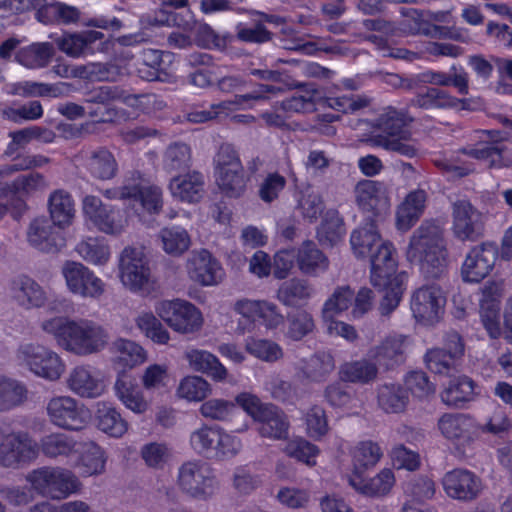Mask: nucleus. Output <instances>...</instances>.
Returning <instances> with one entry per match:
<instances>
[{
	"instance_id": "nucleus-1",
	"label": "nucleus",
	"mask_w": 512,
	"mask_h": 512,
	"mask_svg": "<svg viewBox=\"0 0 512 512\" xmlns=\"http://www.w3.org/2000/svg\"><path fill=\"white\" fill-rule=\"evenodd\" d=\"M40 327L45 333L52 335L62 349L80 357L103 351L109 342L107 330L86 318L56 316L43 320Z\"/></svg>"
},
{
	"instance_id": "nucleus-2",
	"label": "nucleus",
	"mask_w": 512,
	"mask_h": 512,
	"mask_svg": "<svg viewBox=\"0 0 512 512\" xmlns=\"http://www.w3.org/2000/svg\"><path fill=\"white\" fill-rule=\"evenodd\" d=\"M407 260L419 265L426 278H440L448 267V250L443 228L434 221H424L411 235Z\"/></svg>"
},
{
	"instance_id": "nucleus-3",
	"label": "nucleus",
	"mask_w": 512,
	"mask_h": 512,
	"mask_svg": "<svg viewBox=\"0 0 512 512\" xmlns=\"http://www.w3.org/2000/svg\"><path fill=\"white\" fill-rule=\"evenodd\" d=\"M410 121L403 111L393 107L384 108L374 123V127L380 133L371 135L370 143L405 157H415L419 151L417 143L412 140L410 133L404 130Z\"/></svg>"
},
{
	"instance_id": "nucleus-4",
	"label": "nucleus",
	"mask_w": 512,
	"mask_h": 512,
	"mask_svg": "<svg viewBox=\"0 0 512 512\" xmlns=\"http://www.w3.org/2000/svg\"><path fill=\"white\" fill-rule=\"evenodd\" d=\"M191 449L207 459L227 460L242 449L241 440L218 425L203 424L191 432Z\"/></svg>"
},
{
	"instance_id": "nucleus-5",
	"label": "nucleus",
	"mask_w": 512,
	"mask_h": 512,
	"mask_svg": "<svg viewBox=\"0 0 512 512\" xmlns=\"http://www.w3.org/2000/svg\"><path fill=\"white\" fill-rule=\"evenodd\" d=\"M39 456V444L24 430L0 425V466L19 469L30 465Z\"/></svg>"
},
{
	"instance_id": "nucleus-6",
	"label": "nucleus",
	"mask_w": 512,
	"mask_h": 512,
	"mask_svg": "<svg viewBox=\"0 0 512 512\" xmlns=\"http://www.w3.org/2000/svg\"><path fill=\"white\" fill-rule=\"evenodd\" d=\"M176 485L183 494L198 501L211 499L219 489L213 469L201 460L182 463L177 470Z\"/></svg>"
},
{
	"instance_id": "nucleus-7",
	"label": "nucleus",
	"mask_w": 512,
	"mask_h": 512,
	"mask_svg": "<svg viewBox=\"0 0 512 512\" xmlns=\"http://www.w3.org/2000/svg\"><path fill=\"white\" fill-rule=\"evenodd\" d=\"M25 479L34 492L52 500H63L79 487L73 472L62 467H40L30 471Z\"/></svg>"
},
{
	"instance_id": "nucleus-8",
	"label": "nucleus",
	"mask_w": 512,
	"mask_h": 512,
	"mask_svg": "<svg viewBox=\"0 0 512 512\" xmlns=\"http://www.w3.org/2000/svg\"><path fill=\"white\" fill-rule=\"evenodd\" d=\"M214 176L219 189L228 197L238 198L246 190L247 178L235 148L222 144L213 158Z\"/></svg>"
},
{
	"instance_id": "nucleus-9",
	"label": "nucleus",
	"mask_w": 512,
	"mask_h": 512,
	"mask_svg": "<svg viewBox=\"0 0 512 512\" xmlns=\"http://www.w3.org/2000/svg\"><path fill=\"white\" fill-rule=\"evenodd\" d=\"M119 276L122 284L133 292L147 295L155 289L148 260L141 248L123 249L119 258Z\"/></svg>"
},
{
	"instance_id": "nucleus-10",
	"label": "nucleus",
	"mask_w": 512,
	"mask_h": 512,
	"mask_svg": "<svg viewBox=\"0 0 512 512\" xmlns=\"http://www.w3.org/2000/svg\"><path fill=\"white\" fill-rule=\"evenodd\" d=\"M16 359L20 366L50 381L58 380L65 370V364L56 352L36 343L20 345Z\"/></svg>"
},
{
	"instance_id": "nucleus-11",
	"label": "nucleus",
	"mask_w": 512,
	"mask_h": 512,
	"mask_svg": "<svg viewBox=\"0 0 512 512\" xmlns=\"http://www.w3.org/2000/svg\"><path fill=\"white\" fill-rule=\"evenodd\" d=\"M157 315L174 331L191 334L203 325L201 311L192 303L181 300H163L155 306Z\"/></svg>"
},
{
	"instance_id": "nucleus-12",
	"label": "nucleus",
	"mask_w": 512,
	"mask_h": 512,
	"mask_svg": "<svg viewBox=\"0 0 512 512\" xmlns=\"http://www.w3.org/2000/svg\"><path fill=\"white\" fill-rule=\"evenodd\" d=\"M61 274L69 292L85 299H98L105 292V283L87 266L76 261H66Z\"/></svg>"
},
{
	"instance_id": "nucleus-13",
	"label": "nucleus",
	"mask_w": 512,
	"mask_h": 512,
	"mask_svg": "<svg viewBox=\"0 0 512 512\" xmlns=\"http://www.w3.org/2000/svg\"><path fill=\"white\" fill-rule=\"evenodd\" d=\"M445 303L446 298L438 285H423L413 291L410 309L417 322L433 325L440 320Z\"/></svg>"
},
{
	"instance_id": "nucleus-14",
	"label": "nucleus",
	"mask_w": 512,
	"mask_h": 512,
	"mask_svg": "<svg viewBox=\"0 0 512 512\" xmlns=\"http://www.w3.org/2000/svg\"><path fill=\"white\" fill-rule=\"evenodd\" d=\"M83 212L99 231L108 235H120L128 225L123 211L103 204L93 195L83 199Z\"/></svg>"
},
{
	"instance_id": "nucleus-15",
	"label": "nucleus",
	"mask_w": 512,
	"mask_h": 512,
	"mask_svg": "<svg viewBox=\"0 0 512 512\" xmlns=\"http://www.w3.org/2000/svg\"><path fill=\"white\" fill-rule=\"evenodd\" d=\"M498 254V247L492 242H484L471 248L461 267L462 279L468 283L483 280L494 268Z\"/></svg>"
},
{
	"instance_id": "nucleus-16",
	"label": "nucleus",
	"mask_w": 512,
	"mask_h": 512,
	"mask_svg": "<svg viewBox=\"0 0 512 512\" xmlns=\"http://www.w3.org/2000/svg\"><path fill=\"white\" fill-rule=\"evenodd\" d=\"M50 422L62 429L80 430L87 422V413L82 405L71 396L51 398L46 406Z\"/></svg>"
},
{
	"instance_id": "nucleus-17",
	"label": "nucleus",
	"mask_w": 512,
	"mask_h": 512,
	"mask_svg": "<svg viewBox=\"0 0 512 512\" xmlns=\"http://www.w3.org/2000/svg\"><path fill=\"white\" fill-rule=\"evenodd\" d=\"M453 235L460 241L474 242L483 235L482 214L468 200H457L452 205Z\"/></svg>"
},
{
	"instance_id": "nucleus-18",
	"label": "nucleus",
	"mask_w": 512,
	"mask_h": 512,
	"mask_svg": "<svg viewBox=\"0 0 512 512\" xmlns=\"http://www.w3.org/2000/svg\"><path fill=\"white\" fill-rule=\"evenodd\" d=\"M76 157L87 173L96 180L109 181L118 174V162L107 147H85Z\"/></svg>"
},
{
	"instance_id": "nucleus-19",
	"label": "nucleus",
	"mask_w": 512,
	"mask_h": 512,
	"mask_svg": "<svg viewBox=\"0 0 512 512\" xmlns=\"http://www.w3.org/2000/svg\"><path fill=\"white\" fill-rule=\"evenodd\" d=\"M66 385L72 393L86 399L98 398L106 389L100 372L88 364L72 368L67 376Z\"/></svg>"
},
{
	"instance_id": "nucleus-20",
	"label": "nucleus",
	"mask_w": 512,
	"mask_h": 512,
	"mask_svg": "<svg viewBox=\"0 0 512 512\" xmlns=\"http://www.w3.org/2000/svg\"><path fill=\"white\" fill-rule=\"evenodd\" d=\"M445 493L459 501H471L477 498L482 490V482L478 476L466 469H454L447 472L442 480Z\"/></svg>"
},
{
	"instance_id": "nucleus-21",
	"label": "nucleus",
	"mask_w": 512,
	"mask_h": 512,
	"mask_svg": "<svg viewBox=\"0 0 512 512\" xmlns=\"http://www.w3.org/2000/svg\"><path fill=\"white\" fill-rule=\"evenodd\" d=\"M406 337L392 335L371 347L367 353L379 369L391 370L401 365L405 360Z\"/></svg>"
},
{
	"instance_id": "nucleus-22",
	"label": "nucleus",
	"mask_w": 512,
	"mask_h": 512,
	"mask_svg": "<svg viewBox=\"0 0 512 512\" xmlns=\"http://www.w3.org/2000/svg\"><path fill=\"white\" fill-rule=\"evenodd\" d=\"M189 277L202 286H213L220 283L224 271L219 261L207 250H201L188 261Z\"/></svg>"
},
{
	"instance_id": "nucleus-23",
	"label": "nucleus",
	"mask_w": 512,
	"mask_h": 512,
	"mask_svg": "<svg viewBox=\"0 0 512 512\" xmlns=\"http://www.w3.org/2000/svg\"><path fill=\"white\" fill-rule=\"evenodd\" d=\"M395 249L389 241L382 240L374 251L368 256L371 263V283L374 287H381L396 273L397 262L394 257Z\"/></svg>"
},
{
	"instance_id": "nucleus-24",
	"label": "nucleus",
	"mask_w": 512,
	"mask_h": 512,
	"mask_svg": "<svg viewBox=\"0 0 512 512\" xmlns=\"http://www.w3.org/2000/svg\"><path fill=\"white\" fill-rule=\"evenodd\" d=\"M56 227L57 225L45 217L34 219L27 232L29 243L43 252H57L63 246V237Z\"/></svg>"
},
{
	"instance_id": "nucleus-25",
	"label": "nucleus",
	"mask_w": 512,
	"mask_h": 512,
	"mask_svg": "<svg viewBox=\"0 0 512 512\" xmlns=\"http://www.w3.org/2000/svg\"><path fill=\"white\" fill-rule=\"evenodd\" d=\"M205 180L202 173L193 170L172 177L168 189L173 198L182 202L196 203L204 193Z\"/></svg>"
},
{
	"instance_id": "nucleus-26",
	"label": "nucleus",
	"mask_w": 512,
	"mask_h": 512,
	"mask_svg": "<svg viewBox=\"0 0 512 512\" xmlns=\"http://www.w3.org/2000/svg\"><path fill=\"white\" fill-rule=\"evenodd\" d=\"M113 389L117 399L135 414H143L149 409L150 403L145 398L143 391L125 372H120L117 375Z\"/></svg>"
},
{
	"instance_id": "nucleus-27",
	"label": "nucleus",
	"mask_w": 512,
	"mask_h": 512,
	"mask_svg": "<svg viewBox=\"0 0 512 512\" xmlns=\"http://www.w3.org/2000/svg\"><path fill=\"white\" fill-rule=\"evenodd\" d=\"M313 284L304 278L293 277L281 283L276 291V299L286 307H302L314 297Z\"/></svg>"
},
{
	"instance_id": "nucleus-28",
	"label": "nucleus",
	"mask_w": 512,
	"mask_h": 512,
	"mask_svg": "<svg viewBox=\"0 0 512 512\" xmlns=\"http://www.w3.org/2000/svg\"><path fill=\"white\" fill-rule=\"evenodd\" d=\"M103 37L102 32L95 30L65 33L56 39V45L67 56L80 58L92 54V44Z\"/></svg>"
},
{
	"instance_id": "nucleus-29",
	"label": "nucleus",
	"mask_w": 512,
	"mask_h": 512,
	"mask_svg": "<svg viewBox=\"0 0 512 512\" xmlns=\"http://www.w3.org/2000/svg\"><path fill=\"white\" fill-rule=\"evenodd\" d=\"M354 195L360 209L367 212L388 207V197L383 183L374 180H361L354 188Z\"/></svg>"
},
{
	"instance_id": "nucleus-30",
	"label": "nucleus",
	"mask_w": 512,
	"mask_h": 512,
	"mask_svg": "<svg viewBox=\"0 0 512 512\" xmlns=\"http://www.w3.org/2000/svg\"><path fill=\"white\" fill-rule=\"evenodd\" d=\"M469 102L470 100L458 99L445 90L429 87L425 92L418 93L414 98H412L410 105L426 110L449 109L458 107L461 109H468Z\"/></svg>"
},
{
	"instance_id": "nucleus-31",
	"label": "nucleus",
	"mask_w": 512,
	"mask_h": 512,
	"mask_svg": "<svg viewBox=\"0 0 512 512\" xmlns=\"http://www.w3.org/2000/svg\"><path fill=\"white\" fill-rule=\"evenodd\" d=\"M483 142L473 148H465L463 152L470 157L489 162V167L500 168L508 166L502 155V148L495 144L499 139V132L495 130L478 131Z\"/></svg>"
},
{
	"instance_id": "nucleus-32",
	"label": "nucleus",
	"mask_w": 512,
	"mask_h": 512,
	"mask_svg": "<svg viewBox=\"0 0 512 512\" xmlns=\"http://www.w3.org/2000/svg\"><path fill=\"white\" fill-rule=\"evenodd\" d=\"M173 55L155 49H147L142 53V62L138 68L141 78L147 81H166L170 76L169 64Z\"/></svg>"
},
{
	"instance_id": "nucleus-33",
	"label": "nucleus",
	"mask_w": 512,
	"mask_h": 512,
	"mask_svg": "<svg viewBox=\"0 0 512 512\" xmlns=\"http://www.w3.org/2000/svg\"><path fill=\"white\" fill-rule=\"evenodd\" d=\"M184 358L192 370L206 374L214 381L222 382L228 376V370L225 366L209 351L189 349L185 352Z\"/></svg>"
},
{
	"instance_id": "nucleus-34",
	"label": "nucleus",
	"mask_w": 512,
	"mask_h": 512,
	"mask_svg": "<svg viewBox=\"0 0 512 512\" xmlns=\"http://www.w3.org/2000/svg\"><path fill=\"white\" fill-rule=\"evenodd\" d=\"M256 422L259 424L257 431L262 437L281 440L288 436L290 426L288 417L280 408L273 404L266 408Z\"/></svg>"
},
{
	"instance_id": "nucleus-35",
	"label": "nucleus",
	"mask_w": 512,
	"mask_h": 512,
	"mask_svg": "<svg viewBox=\"0 0 512 512\" xmlns=\"http://www.w3.org/2000/svg\"><path fill=\"white\" fill-rule=\"evenodd\" d=\"M296 262L304 275L312 277L319 276L329 268L328 258L312 241H306L299 247Z\"/></svg>"
},
{
	"instance_id": "nucleus-36",
	"label": "nucleus",
	"mask_w": 512,
	"mask_h": 512,
	"mask_svg": "<svg viewBox=\"0 0 512 512\" xmlns=\"http://www.w3.org/2000/svg\"><path fill=\"white\" fill-rule=\"evenodd\" d=\"M427 201V193L423 189L410 192L397 209V227L407 231L423 214Z\"/></svg>"
},
{
	"instance_id": "nucleus-37",
	"label": "nucleus",
	"mask_w": 512,
	"mask_h": 512,
	"mask_svg": "<svg viewBox=\"0 0 512 512\" xmlns=\"http://www.w3.org/2000/svg\"><path fill=\"white\" fill-rule=\"evenodd\" d=\"M438 429L450 441L468 442L471 439L473 422L462 413H445L438 420Z\"/></svg>"
},
{
	"instance_id": "nucleus-38",
	"label": "nucleus",
	"mask_w": 512,
	"mask_h": 512,
	"mask_svg": "<svg viewBox=\"0 0 512 512\" xmlns=\"http://www.w3.org/2000/svg\"><path fill=\"white\" fill-rule=\"evenodd\" d=\"M48 211L51 221L58 228L69 226L75 216L72 196L63 189L53 191L48 198Z\"/></svg>"
},
{
	"instance_id": "nucleus-39",
	"label": "nucleus",
	"mask_w": 512,
	"mask_h": 512,
	"mask_svg": "<svg viewBox=\"0 0 512 512\" xmlns=\"http://www.w3.org/2000/svg\"><path fill=\"white\" fill-rule=\"evenodd\" d=\"M394 481V474L390 469H383L368 480H364L358 475L349 478V484L357 492L367 497H381L388 494L394 485Z\"/></svg>"
},
{
	"instance_id": "nucleus-40",
	"label": "nucleus",
	"mask_w": 512,
	"mask_h": 512,
	"mask_svg": "<svg viewBox=\"0 0 512 512\" xmlns=\"http://www.w3.org/2000/svg\"><path fill=\"white\" fill-rule=\"evenodd\" d=\"M12 289L16 301L26 309L42 307L47 300L43 288L27 276L16 279Z\"/></svg>"
},
{
	"instance_id": "nucleus-41",
	"label": "nucleus",
	"mask_w": 512,
	"mask_h": 512,
	"mask_svg": "<svg viewBox=\"0 0 512 512\" xmlns=\"http://www.w3.org/2000/svg\"><path fill=\"white\" fill-rule=\"evenodd\" d=\"M55 49L50 42H35L19 49L15 55L16 61L29 69H39L46 67L52 57Z\"/></svg>"
},
{
	"instance_id": "nucleus-42",
	"label": "nucleus",
	"mask_w": 512,
	"mask_h": 512,
	"mask_svg": "<svg viewBox=\"0 0 512 512\" xmlns=\"http://www.w3.org/2000/svg\"><path fill=\"white\" fill-rule=\"evenodd\" d=\"M192 161L190 145L177 141L166 147L162 157V167L167 173H180L189 170Z\"/></svg>"
},
{
	"instance_id": "nucleus-43",
	"label": "nucleus",
	"mask_w": 512,
	"mask_h": 512,
	"mask_svg": "<svg viewBox=\"0 0 512 512\" xmlns=\"http://www.w3.org/2000/svg\"><path fill=\"white\" fill-rule=\"evenodd\" d=\"M335 362L332 355L326 351H318L310 357L302 359L300 370L306 379L322 382L334 370Z\"/></svg>"
},
{
	"instance_id": "nucleus-44",
	"label": "nucleus",
	"mask_w": 512,
	"mask_h": 512,
	"mask_svg": "<svg viewBox=\"0 0 512 512\" xmlns=\"http://www.w3.org/2000/svg\"><path fill=\"white\" fill-rule=\"evenodd\" d=\"M379 368L370 358L345 363L341 366V378L350 383L369 384L378 377Z\"/></svg>"
},
{
	"instance_id": "nucleus-45",
	"label": "nucleus",
	"mask_w": 512,
	"mask_h": 512,
	"mask_svg": "<svg viewBox=\"0 0 512 512\" xmlns=\"http://www.w3.org/2000/svg\"><path fill=\"white\" fill-rule=\"evenodd\" d=\"M80 11L77 7L61 2L48 3L40 11H36V19L44 24H74L80 19Z\"/></svg>"
},
{
	"instance_id": "nucleus-46",
	"label": "nucleus",
	"mask_w": 512,
	"mask_h": 512,
	"mask_svg": "<svg viewBox=\"0 0 512 512\" xmlns=\"http://www.w3.org/2000/svg\"><path fill=\"white\" fill-rule=\"evenodd\" d=\"M451 74L440 71H427L422 73L424 84H433L438 86H453L461 95L469 93V75L463 68H457L452 65Z\"/></svg>"
},
{
	"instance_id": "nucleus-47",
	"label": "nucleus",
	"mask_w": 512,
	"mask_h": 512,
	"mask_svg": "<svg viewBox=\"0 0 512 512\" xmlns=\"http://www.w3.org/2000/svg\"><path fill=\"white\" fill-rule=\"evenodd\" d=\"M474 387L473 380L467 376L453 378L441 392V400L448 406L461 407L464 403L472 400Z\"/></svg>"
},
{
	"instance_id": "nucleus-48",
	"label": "nucleus",
	"mask_w": 512,
	"mask_h": 512,
	"mask_svg": "<svg viewBox=\"0 0 512 512\" xmlns=\"http://www.w3.org/2000/svg\"><path fill=\"white\" fill-rule=\"evenodd\" d=\"M75 251L84 261L95 266L105 265L111 256L110 247L102 237H87L81 240Z\"/></svg>"
},
{
	"instance_id": "nucleus-49",
	"label": "nucleus",
	"mask_w": 512,
	"mask_h": 512,
	"mask_svg": "<svg viewBox=\"0 0 512 512\" xmlns=\"http://www.w3.org/2000/svg\"><path fill=\"white\" fill-rule=\"evenodd\" d=\"M379 407L386 413H401L409 402V395L399 384H384L377 390Z\"/></svg>"
},
{
	"instance_id": "nucleus-50",
	"label": "nucleus",
	"mask_w": 512,
	"mask_h": 512,
	"mask_svg": "<svg viewBox=\"0 0 512 512\" xmlns=\"http://www.w3.org/2000/svg\"><path fill=\"white\" fill-rule=\"evenodd\" d=\"M39 444V451L48 458L70 456L79 451V443L63 433H51L44 436Z\"/></svg>"
},
{
	"instance_id": "nucleus-51",
	"label": "nucleus",
	"mask_w": 512,
	"mask_h": 512,
	"mask_svg": "<svg viewBox=\"0 0 512 512\" xmlns=\"http://www.w3.org/2000/svg\"><path fill=\"white\" fill-rule=\"evenodd\" d=\"M383 451L378 443L366 440L358 443L352 451L353 469L356 475L373 468L382 458Z\"/></svg>"
},
{
	"instance_id": "nucleus-52",
	"label": "nucleus",
	"mask_w": 512,
	"mask_h": 512,
	"mask_svg": "<svg viewBox=\"0 0 512 512\" xmlns=\"http://www.w3.org/2000/svg\"><path fill=\"white\" fill-rule=\"evenodd\" d=\"M27 399V389L21 382L0 375V412L10 411Z\"/></svg>"
},
{
	"instance_id": "nucleus-53",
	"label": "nucleus",
	"mask_w": 512,
	"mask_h": 512,
	"mask_svg": "<svg viewBox=\"0 0 512 512\" xmlns=\"http://www.w3.org/2000/svg\"><path fill=\"white\" fill-rule=\"evenodd\" d=\"M382 239L373 223L354 230L350 237L352 249L357 257H368Z\"/></svg>"
},
{
	"instance_id": "nucleus-54",
	"label": "nucleus",
	"mask_w": 512,
	"mask_h": 512,
	"mask_svg": "<svg viewBox=\"0 0 512 512\" xmlns=\"http://www.w3.org/2000/svg\"><path fill=\"white\" fill-rule=\"evenodd\" d=\"M354 300V291L348 285L338 286L325 300L321 316L323 320H331L335 316L348 310Z\"/></svg>"
},
{
	"instance_id": "nucleus-55",
	"label": "nucleus",
	"mask_w": 512,
	"mask_h": 512,
	"mask_svg": "<svg viewBox=\"0 0 512 512\" xmlns=\"http://www.w3.org/2000/svg\"><path fill=\"white\" fill-rule=\"evenodd\" d=\"M12 141L9 143L6 154L13 155L18 149L24 148L33 139L41 140L45 143H51L55 139V133L47 128L31 126L18 131L9 133Z\"/></svg>"
},
{
	"instance_id": "nucleus-56",
	"label": "nucleus",
	"mask_w": 512,
	"mask_h": 512,
	"mask_svg": "<svg viewBox=\"0 0 512 512\" xmlns=\"http://www.w3.org/2000/svg\"><path fill=\"white\" fill-rule=\"evenodd\" d=\"M344 234V223L338 211L328 210L317 230L319 242L322 245L334 246L342 240Z\"/></svg>"
},
{
	"instance_id": "nucleus-57",
	"label": "nucleus",
	"mask_w": 512,
	"mask_h": 512,
	"mask_svg": "<svg viewBox=\"0 0 512 512\" xmlns=\"http://www.w3.org/2000/svg\"><path fill=\"white\" fill-rule=\"evenodd\" d=\"M176 393L189 402H200L212 394V386L201 376L189 375L181 379Z\"/></svg>"
},
{
	"instance_id": "nucleus-58",
	"label": "nucleus",
	"mask_w": 512,
	"mask_h": 512,
	"mask_svg": "<svg viewBox=\"0 0 512 512\" xmlns=\"http://www.w3.org/2000/svg\"><path fill=\"white\" fill-rule=\"evenodd\" d=\"M130 200L138 201L150 214H158L163 207L162 190L156 185L132 184Z\"/></svg>"
},
{
	"instance_id": "nucleus-59",
	"label": "nucleus",
	"mask_w": 512,
	"mask_h": 512,
	"mask_svg": "<svg viewBox=\"0 0 512 512\" xmlns=\"http://www.w3.org/2000/svg\"><path fill=\"white\" fill-rule=\"evenodd\" d=\"M315 329V321L307 310H297L287 314V327L284 336L291 341H300Z\"/></svg>"
},
{
	"instance_id": "nucleus-60",
	"label": "nucleus",
	"mask_w": 512,
	"mask_h": 512,
	"mask_svg": "<svg viewBox=\"0 0 512 512\" xmlns=\"http://www.w3.org/2000/svg\"><path fill=\"white\" fill-rule=\"evenodd\" d=\"M261 303L262 299L241 298L235 301L233 311L243 319L237 325L236 332L238 334H245L254 329L261 312Z\"/></svg>"
},
{
	"instance_id": "nucleus-61",
	"label": "nucleus",
	"mask_w": 512,
	"mask_h": 512,
	"mask_svg": "<svg viewBox=\"0 0 512 512\" xmlns=\"http://www.w3.org/2000/svg\"><path fill=\"white\" fill-rule=\"evenodd\" d=\"M406 277V273H399L398 276L392 277L381 287H378L384 293L379 305L381 315H389L398 307L405 289Z\"/></svg>"
},
{
	"instance_id": "nucleus-62",
	"label": "nucleus",
	"mask_w": 512,
	"mask_h": 512,
	"mask_svg": "<svg viewBox=\"0 0 512 512\" xmlns=\"http://www.w3.org/2000/svg\"><path fill=\"white\" fill-rule=\"evenodd\" d=\"M85 101L104 106L115 101H121L129 106H134L137 97L126 93V91L118 86H100L88 92Z\"/></svg>"
},
{
	"instance_id": "nucleus-63",
	"label": "nucleus",
	"mask_w": 512,
	"mask_h": 512,
	"mask_svg": "<svg viewBox=\"0 0 512 512\" xmlns=\"http://www.w3.org/2000/svg\"><path fill=\"white\" fill-rule=\"evenodd\" d=\"M245 349L253 357L267 363L277 362L284 356L282 347L270 339L249 338L246 340Z\"/></svg>"
},
{
	"instance_id": "nucleus-64",
	"label": "nucleus",
	"mask_w": 512,
	"mask_h": 512,
	"mask_svg": "<svg viewBox=\"0 0 512 512\" xmlns=\"http://www.w3.org/2000/svg\"><path fill=\"white\" fill-rule=\"evenodd\" d=\"M97 419L99 429L112 437H122L128 430L127 421L114 407L104 405L99 408Z\"/></svg>"
}]
</instances>
